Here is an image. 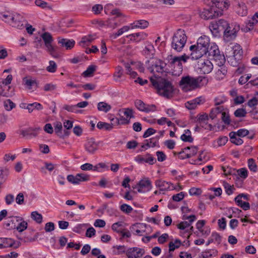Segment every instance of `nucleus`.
Returning <instances> with one entry per match:
<instances>
[{"label": "nucleus", "mask_w": 258, "mask_h": 258, "mask_svg": "<svg viewBox=\"0 0 258 258\" xmlns=\"http://www.w3.org/2000/svg\"><path fill=\"white\" fill-rule=\"evenodd\" d=\"M150 80L159 95L166 98L173 96V87L169 81L156 76L150 77Z\"/></svg>", "instance_id": "nucleus-1"}, {"label": "nucleus", "mask_w": 258, "mask_h": 258, "mask_svg": "<svg viewBox=\"0 0 258 258\" xmlns=\"http://www.w3.org/2000/svg\"><path fill=\"white\" fill-rule=\"evenodd\" d=\"M201 81L200 77L194 78L187 75L182 77L179 85L183 91L187 92L198 88Z\"/></svg>", "instance_id": "nucleus-2"}, {"label": "nucleus", "mask_w": 258, "mask_h": 258, "mask_svg": "<svg viewBox=\"0 0 258 258\" xmlns=\"http://www.w3.org/2000/svg\"><path fill=\"white\" fill-rule=\"evenodd\" d=\"M187 41V37L184 30L178 29L172 37L171 47L177 52H180Z\"/></svg>", "instance_id": "nucleus-3"}, {"label": "nucleus", "mask_w": 258, "mask_h": 258, "mask_svg": "<svg viewBox=\"0 0 258 258\" xmlns=\"http://www.w3.org/2000/svg\"><path fill=\"white\" fill-rule=\"evenodd\" d=\"M207 53H208L209 56L211 57L219 67L224 65L225 62L224 55L220 53L217 45L214 43L211 44Z\"/></svg>", "instance_id": "nucleus-4"}, {"label": "nucleus", "mask_w": 258, "mask_h": 258, "mask_svg": "<svg viewBox=\"0 0 258 258\" xmlns=\"http://www.w3.org/2000/svg\"><path fill=\"white\" fill-rule=\"evenodd\" d=\"M40 36L44 42L46 51L51 55L55 57V53L56 50V47L52 44L54 40L52 35L49 32H45L42 33Z\"/></svg>", "instance_id": "nucleus-5"}, {"label": "nucleus", "mask_w": 258, "mask_h": 258, "mask_svg": "<svg viewBox=\"0 0 258 258\" xmlns=\"http://www.w3.org/2000/svg\"><path fill=\"white\" fill-rule=\"evenodd\" d=\"M228 26V23L224 19L212 22L209 25V29L213 35L217 36L221 32H224L226 28Z\"/></svg>", "instance_id": "nucleus-6"}, {"label": "nucleus", "mask_w": 258, "mask_h": 258, "mask_svg": "<svg viewBox=\"0 0 258 258\" xmlns=\"http://www.w3.org/2000/svg\"><path fill=\"white\" fill-rule=\"evenodd\" d=\"M182 219L183 220H187L188 221L181 222L177 225V228L180 230H185L187 232H192L193 231V227L191 226L192 222L196 220V217L194 215L190 216L183 215Z\"/></svg>", "instance_id": "nucleus-7"}, {"label": "nucleus", "mask_w": 258, "mask_h": 258, "mask_svg": "<svg viewBox=\"0 0 258 258\" xmlns=\"http://www.w3.org/2000/svg\"><path fill=\"white\" fill-rule=\"evenodd\" d=\"M222 15V11L216 6L205 9L201 14V17L205 19H210Z\"/></svg>", "instance_id": "nucleus-8"}, {"label": "nucleus", "mask_w": 258, "mask_h": 258, "mask_svg": "<svg viewBox=\"0 0 258 258\" xmlns=\"http://www.w3.org/2000/svg\"><path fill=\"white\" fill-rule=\"evenodd\" d=\"M170 67L172 68V74L173 76H179L182 72V64L179 61L177 58H174L172 55L168 57Z\"/></svg>", "instance_id": "nucleus-9"}, {"label": "nucleus", "mask_w": 258, "mask_h": 258, "mask_svg": "<svg viewBox=\"0 0 258 258\" xmlns=\"http://www.w3.org/2000/svg\"><path fill=\"white\" fill-rule=\"evenodd\" d=\"M239 30L238 26L235 24L228 23V26L226 28L223 33L224 38L227 41L231 40L235 38L236 33Z\"/></svg>", "instance_id": "nucleus-10"}, {"label": "nucleus", "mask_w": 258, "mask_h": 258, "mask_svg": "<svg viewBox=\"0 0 258 258\" xmlns=\"http://www.w3.org/2000/svg\"><path fill=\"white\" fill-rule=\"evenodd\" d=\"M166 64L160 59H153L151 62V66L148 68V70L152 73H162Z\"/></svg>", "instance_id": "nucleus-11"}, {"label": "nucleus", "mask_w": 258, "mask_h": 258, "mask_svg": "<svg viewBox=\"0 0 258 258\" xmlns=\"http://www.w3.org/2000/svg\"><path fill=\"white\" fill-rule=\"evenodd\" d=\"M135 105L138 110L146 113L154 112L156 110V106L155 105L146 104L141 100H136L135 101Z\"/></svg>", "instance_id": "nucleus-12"}, {"label": "nucleus", "mask_w": 258, "mask_h": 258, "mask_svg": "<svg viewBox=\"0 0 258 258\" xmlns=\"http://www.w3.org/2000/svg\"><path fill=\"white\" fill-rule=\"evenodd\" d=\"M189 49L190 51V57L192 59H198L207 53L196 44L191 45Z\"/></svg>", "instance_id": "nucleus-13"}, {"label": "nucleus", "mask_w": 258, "mask_h": 258, "mask_svg": "<svg viewBox=\"0 0 258 258\" xmlns=\"http://www.w3.org/2000/svg\"><path fill=\"white\" fill-rule=\"evenodd\" d=\"M198 67L201 73L206 74L212 71L213 65L209 60L206 59L198 61Z\"/></svg>", "instance_id": "nucleus-14"}, {"label": "nucleus", "mask_w": 258, "mask_h": 258, "mask_svg": "<svg viewBox=\"0 0 258 258\" xmlns=\"http://www.w3.org/2000/svg\"><path fill=\"white\" fill-rule=\"evenodd\" d=\"M196 44L208 52L210 46V38L206 35H202L198 39Z\"/></svg>", "instance_id": "nucleus-15"}, {"label": "nucleus", "mask_w": 258, "mask_h": 258, "mask_svg": "<svg viewBox=\"0 0 258 258\" xmlns=\"http://www.w3.org/2000/svg\"><path fill=\"white\" fill-rule=\"evenodd\" d=\"M144 253V249L136 247L128 248L126 251L128 258H141Z\"/></svg>", "instance_id": "nucleus-16"}, {"label": "nucleus", "mask_w": 258, "mask_h": 258, "mask_svg": "<svg viewBox=\"0 0 258 258\" xmlns=\"http://www.w3.org/2000/svg\"><path fill=\"white\" fill-rule=\"evenodd\" d=\"M155 185L160 189V190L165 191L168 190L176 189L173 184L170 182H166L162 179H158L155 181Z\"/></svg>", "instance_id": "nucleus-17"}, {"label": "nucleus", "mask_w": 258, "mask_h": 258, "mask_svg": "<svg viewBox=\"0 0 258 258\" xmlns=\"http://www.w3.org/2000/svg\"><path fill=\"white\" fill-rule=\"evenodd\" d=\"M139 192H145L150 190L152 187L151 181L146 178L141 180L138 184Z\"/></svg>", "instance_id": "nucleus-18"}, {"label": "nucleus", "mask_w": 258, "mask_h": 258, "mask_svg": "<svg viewBox=\"0 0 258 258\" xmlns=\"http://www.w3.org/2000/svg\"><path fill=\"white\" fill-rule=\"evenodd\" d=\"M99 143L95 141L93 138L87 140L85 144L86 150L91 154H94L98 149Z\"/></svg>", "instance_id": "nucleus-19"}, {"label": "nucleus", "mask_w": 258, "mask_h": 258, "mask_svg": "<svg viewBox=\"0 0 258 258\" xmlns=\"http://www.w3.org/2000/svg\"><path fill=\"white\" fill-rule=\"evenodd\" d=\"M208 119L209 117L207 114L201 115L198 119V123L200 126L205 130L211 131L213 126L212 124L208 123Z\"/></svg>", "instance_id": "nucleus-20"}, {"label": "nucleus", "mask_w": 258, "mask_h": 258, "mask_svg": "<svg viewBox=\"0 0 258 258\" xmlns=\"http://www.w3.org/2000/svg\"><path fill=\"white\" fill-rule=\"evenodd\" d=\"M21 220V217L13 216L10 217L4 223V227L7 229H14L16 228L17 222Z\"/></svg>", "instance_id": "nucleus-21"}, {"label": "nucleus", "mask_w": 258, "mask_h": 258, "mask_svg": "<svg viewBox=\"0 0 258 258\" xmlns=\"http://www.w3.org/2000/svg\"><path fill=\"white\" fill-rule=\"evenodd\" d=\"M205 101V98L201 96L187 102L185 103V106L188 109H194L198 105L203 104Z\"/></svg>", "instance_id": "nucleus-22"}, {"label": "nucleus", "mask_w": 258, "mask_h": 258, "mask_svg": "<svg viewBox=\"0 0 258 258\" xmlns=\"http://www.w3.org/2000/svg\"><path fill=\"white\" fill-rule=\"evenodd\" d=\"M136 161L139 163H148L150 165H153L156 161L155 158L150 154H147L146 156L141 155L137 156L135 158Z\"/></svg>", "instance_id": "nucleus-23"}, {"label": "nucleus", "mask_w": 258, "mask_h": 258, "mask_svg": "<svg viewBox=\"0 0 258 258\" xmlns=\"http://www.w3.org/2000/svg\"><path fill=\"white\" fill-rule=\"evenodd\" d=\"M14 95V89L13 87L5 85L0 86V95L7 97H11Z\"/></svg>", "instance_id": "nucleus-24"}, {"label": "nucleus", "mask_w": 258, "mask_h": 258, "mask_svg": "<svg viewBox=\"0 0 258 258\" xmlns=\"http://www.w3.org/2000/svg\"><path fill=\"white\" fill-rule=\"evenodd\" d=\"M147 37V34L144 32H138L126 36L131 41L139 42L142 40H144Z\"/></svg>", "instance_id": "nucleus-25"}, {"label": "nucleus", "mask_w": 258, "mask_h": 258, "mask_svg": "<svg viewBox=\"0 0 258 258\" xmlns=\"http://www.w3.org/2000/svg\"><path fill=\"white\" fill-rule=\"evenodd\" d=\"M58 43L67 49H71L74 46L75 41L73 39L59 38Z\"/></svg>", "instance_id": "nucleus-26"}, {"label": "nucleus", "mask_w": 258, "mask_h": 258, "mask_svg": "<svg viewBox=\"0 0 258 258\" xmlns=\"http://www.w3.org/2000/svg\"><path fill=\"white\" fill-rule=\"evenodd\" d=\"M225 109L226 108L223 106H216L211 109L209 114V117L212 119H214L217 117L218 115H220L221 116Z\"/></svg>", "instance_id": "nucleus-27"}, {"label": "nucleus", "mask_w": 258, "mask_h": 258, "mask_svg": "<svg viewBox=\"0 0 258 258\" xmlns=\"http://www.w3.org/2000/svg\"><path fill=\"white\" fill-rule=\"evenodd\" d=\"M232 55L231 56L234 57L237 60H240L242 55V50L239 45L236 44L232 47Z\"/></svg>", "instance_id": "nucleus-28"}, {"label": "nucleus", "mask_w": 258, "mask_h": 258, "mask_svg": "<svg viewBox=\"0 0 258 258\" xmlns=\"http://www.w3.org/2000/svg\"><path fill=\"white\" fill-rule=\"evenodd\" d=\"M148 22L144 20H137L131 24V29H132L136 28L145 29L148 27Z\"/></svg>", "instance_id": "nucleus-29"}, {"label": "nucleus", "mask_w": 258, "mask_h": 258, "mask_svg": "<svg viewBox=\"0 0 258 258\" xmlns=\"http://www.w3.org/2000/svg\"><path fill=\"white\" fill-rule=\"evenodd\" d=\"M258 23V12H256L246 24V31H250Z\"/></svg>", "instance_id": "nucleus-30"}, {"label": "nucleus", "mask_w": 258, "mask_h": 258, "mask_svg": "<svg viewBox=\"0 0 258 258\" xmlns=\"http://www.w3.org/2000/svg\"><path fill=\"white\" fill-rule=\"evenodd\" d=\"M18 16L16 17L13 14L10 12H7L2 15V19L6 22L12 24L13 23L16 22Z\"/></svg>", "instance_id": "nucleus-31"}, {"label": "nucleus", "mask_w": 258, "mask_h": 258, "mask_svg": "<svg viewBox=\"0 0 258 258\" xmlns=\"http://www.w3.org/2000/svg\"><path fill=\"white\" fill-rule=\"evenodd\" d=\"M11 247L17 248L19 247V244H16L15 241L11 238H3V248Z\"/></svg>", "instance_id": "nucleus-32"}, {"label": "nucleus", "mask_w": 258, "mask_h": 258, "mask_svg": "<svg viewBox=\"0 0 258 258\" xmlns=\"http://www.w3.org/2000/svg\"><path fill=\"white\" fill-rule=\"evenodd\" d=\"M235 201L237 205L244 210H247L250 208V205L248 202H242L241 195H238L235 197Z\"/></svg>", "instance_id": "nucleus-33"}, {"label": "nucleus", "mask_w": 258, "mask_h": 258, "mask_svg": "<svg viewBox=\"0 0 258 258\" xmlns=\"http://www.w3.org/2000/svg\"><path fill=\"white\" fill-rule=\"evenodd\" d=\"M158 140L156 138L146 140H145V143L142 146V148L147 149L148 148L154 147L156 146Z\"/></svg>", "instance_id": "nucleus-34"}, {"label": "nucleus", "mask_w": 258, "mask_h": 258, "mask_svg": "<svg viewBox=\"0 0 258 258\" xmlns=\"http://www.w3.org/2000/svg\"><path fill=\"white\" fill-rule=\"evenodd\" d=\"M111 109L110 105L105 102H100L97 104V109L99 111H102L105 113L109 111Z\"/></svg>", "instance_id": "nucleus-35"}, {"label": "nucleus", "mask_w": 258, "mask_h": 258, "mask_svg": "<svg viewBox=\"0 0 258 258\" xmlns=\"http://www.w3.org/2000/svg\"><path fill=\"white\" fill-rule=\"evenodd\" d=\"M229 137L230 138L231 142L236 145H240L243 143V140L241 139L234 132H231L229 133Z\"/></svg>", "instance_id": "nucleus-36"}, {"label": "nucleus", "mask_w": 258, "mask_h": 258, "mask_svg": "<svg viewBox=\"0 0 258 258\" xmlns=\"http://www.w3.org/2000/svg\"><path fill=\"white\" fill-rule=\"evenodd\" d=\"M227 73V70L225 67L223 66H221V68L218 69L216 73L215 78L217 80H222L225 76Z\"/></svg>", "instance_id": "nucleus-37"}, {"label": "nucleus", "mask_w": 258, "mask_h": 258, "mask_svg": "<svg viewBox=\"0 0 258 258\" xmlns=\"http://www.w3.org/2000/svg\"><path fill=\"white\" fill-rule=\"evenodd\" d=\"M26 109L28 110L29 112L31 113L33 111L34 109H36L38 110H42L43 109V107L40 103L34 102L27 104Z\"/></svg>", "instance_id": "nucleus-38"}, {"label": "nucleus", "mask_w": 258, "mask_h": 258, "mask_svg": "<svg viewBox=\"0 0 258 258\" xmlns=\"http://www.w3.org/2000/svg\"><path fill=\"white\" fill-rule=\"evenodd\" d=\"M27 223L26 221H25L23 220V219L21 217V220L19 221V222H17V226L15 229H16L19 232H22L27 229Z\"/></svg>", "instance_id": "nucleus-39"}, {"label": "nucleus", "mask_w": 258, "mask_h": 258, "mask_svg": "<svg viewBox=\"0 0 258 258\" xmlns=\"http://www.w3.org/2000/svg\"><path fill=\"white\" fill-rule=\"evenodd\" d=\"M180 139L184 142H192L193 139L191 136V133L189 130L184 131V134L181 136Z\"/></svg>", "instance_id": "nucleus-40"}, {"label": "nucleus", "mask_w": 258, "mask_h": 258, "mask_svg": "<svg viewBox=\"0 0 258 258\" xmlns=\"http://www.w3.org/2000/svg\"><path fill=\"white\" fill-rule=\"evenodd\" d=\"M97 127L100 130H105L106 131H110L112 129V124L99 121L97 124Z\"/></svg>", "instance_id": "nucleus-41"}, {"label": "nucleus", "mask_w": 258, "mask_h": 258, "mask_svg": "<svg viewBox=\"0 0 258 258\" xmlns=\"http://www.w3.org/2000/svg\"><path fill=\"white\" fill-rule=\"evenodd\" d=\"M130 29H131V25L130 26H124L119 29L116 33L113 34L112 37L115 39L122 35L123 33L128 31Z\"/></svg>", "instance_id": "nucleus-42"}, {"label": "nucleus", "mask_w": 258, "mask_h": 258, "mask_svg": "<svg viewBox=\"0 0 258 258\" xmlns=\"http://www.w3.org/2000/svg\"><path fill=\"white\" fill-rule=\"evenodd\" d=\"M41 131V128L40 127H29V139L37 137Z\"/></svg>", "instance_id": "nucleus-43"}, {"label": "nucleus", "mask_w": 258, "mask_h": 258, "mask_svg": "<svg viewBox=\"0 0 258 258\" xmlns=\"http://www.w3.org/2000/svg\"><path fill=\"white\" fill-rule=\"evenodd\" d=\"M237 13L241 16H246L247 13L246 6L244 4H239L237 8Z\"/></svg>", "instance_id": "nucleus-44"}, {"label": "nucleus", "mask_w": 258, "mask_h": 258, "mask_svg": "<svg viewBox=\"0 0 258 258\" xmlns=\"http://www.w3.org/2000/svg\"><path fill=\"white\" fill-rule=\"evenodd\" d=\"M188 151L187 148H184L182 151L178 153V158L180 159H185L191 157V154Z\"/></svg>", "instance_id": "nucleus-45"}, {"label": "nucleus", "mask_w": 258, "mask_h": 258, "mask_svg": "<svg viewBox=\"0 0 258 258\" xmlns=\"http://www.w3.org/2000/svg\"><path fill=\"white\" fill-rule=\"evenodd\" d=\"M0 172L1 181L4 182L6 181V178L9 174V170L7 168H1Z\"/></svg>", "instance_id": "nucleus-46"}, {"label": "nucleus", "mask_w": 258, "mask_h": 258, "mask_svg": "<svg viewBox=\"0 0 258 258\" xmlns=\"http://www.w3.org/2000/svg\"><path fill=\"white\" fill-rule=\"evenodd\" d=\"M4 106L7 111H11L16 107L15 104L10 99H7L4 102Z\"/></svg>", "instance_id": "nucleus-47"}, {"label": "nucleus", "mask_w": 258, "mask_h": 258, "mask_svg": "<svg viewBox=\"0 0 258 258\" xmlns=\"http://www.w3.org/2000/svg\"><path fill=\"white\" fill-rule=\"evenodd\" d=\"M248 166L250 171L256 172L257 170V166L254 159L250 158L248 160Z\"/></svg>", "instance_id": "nucleus-48"}, {"label": "nucleus", "mask_w": 258, "mask_h": 258, "mask_svg": "<svg viewBox=\"0 0 258 258\" xmlns=\"http://www.w3.org/2000/svg\"><path fill=\"white\" fill-rule=\"evenodd\" d=\"M96 67L95 66L91 65L89 66L87 70L83 72V76L84 77H89L91 76L96 71Z\"/></svg>", "instance_id": "nucleus-49"}, {"label": "nucleus", "mask_w": 258, "mask_h": 258, "mask_svg": "<svg viewBox=\"0 0 258 258\" xmlns=\"http://www.w3.org/2000/svg\"><path fill=\"white\" fill-rule=\"evenodd\" d=\"M62 128V124L60 122H57L54 125V131L55 133L60 137L63 138L64 136L61 133Z\"/></svg>", "instance_id": "nucleus-50"}, {"label": "nucleus", "mask_w": 258, "mask_h": 258, "mask_svg": "<svg viewBox=\"0 0 258 258\" xmlns=\"http://www.w3.org/2000/svg\"><path fill=\"white\" fill-rule=\"evenodd\" d=\"M31 218L38 223L42 222V216L37 212H32L31 214Z\"/></svg>", "instance_id": "nucleus-51"}, {"label": "nucleus", "mask_w": 258, "mask_h": 258, "mask_svg": "<svg viewBox=\"0 0 258 258\" xmlns=\"http://www.w3.org/2000/svg\"><path fill=\"white\" fill-rule=\"evenodd\" d=\"M180 241L177 239L175 240L174 242H170L169 244V251L170 252L174 251L176 248H178L180 246Z\"/></svg>", "instance_id": "nucleus-52"}, {"label": "nucleus", "mask_w": 258, "mask_h": 258, "mask_svg": "<svg viewBox=\"0 0 258 258\" xmlns=\"http://www.w3.org/2000/svg\"><path fill=\"white\" fill-rule=\"evenodd\" d=\"M103 168H106L107 169H108V166L105 163L101 162L96 164L95 166H93L92 170L94 171L102 172V170L101 169Z\"/></svg>", "instance_id": "nucleus-53"}, {"label": "nucleus", "mask_w": 258, "mask_h": 258, "mask_svg": "<svg viewBox=\"0 0 258 258\" xmlns=\"http://www.w3.org/2000/svg\"><path fill=\"white\" fill-rule=\"evenodd\" d=\"M229 5V2L222 1L219 2L216 6L217 8H219V9H221L223 12L224 10H227Z\"/></svg>", "instance_id": "nucleus-54"}, {"label": "nucleus", "mask_w": 258, "mask_h": 258, "mask_svg": "<svg viewBox=\"0 0 258 258\" xmlns=\"http://www.w3.org/2000/svg\"><path fill=\"white\" fill-rule=\"evenodd\" d=\"M229 5V2L222 1L219 2L216 6L217 8H219V9H221L223 12L224 10H227Z\"/></svg>", "instance_id": "nucleus-55"}, {"label": "nucleus", "mask_w": 258, "mask_h": 258, "mask_svg": "<svg viewBox=\"0 0 258 258\" xmlns=\"http://www.w3.org/2000/svg\"><path fill=\"white\" fill-rule=\"evenodd\" d=\"M111 120H115L117 124H127L130 123V119L123 116L120 117L119 118H113Z\"/></svg>", "instance_id": "nucleus-56"}, {"label": "nucleus", "mask_w": 258, "mask_h": 258, "mask_svg": "<svg viewBox=\"0 0 258 258\" xmlns=\"http://www.w3.org/2000/svg\"><path fill=\"white\" fill-rule=\"evenodd\" d=\"M95 38L92 35L85 36L82 38L81 41H80V45L84 46V45L87 44L88 43L91 42Z\"/></svg>", "instance_id": "nucleus-57"}, {"label": "nucleus", "mask_w": 258, "mask_h": 258, "mask_svg": "<svg viewBox=\"0 0 258 258\" xmlns=\"http://www.w3.org/2000/svg\"><path fill=\"white\" fill-rule=\"evenodd\" d=\"M57 68L56 63L53 61L50 60L49 62V66L46 68V70L50 73H54Z\"/></svg>", "instance_id": "nucleus-58"}, {"label": "nucleus", "mask_w": 258, "mask_h": 258, "mask_svg": "<svg viewBox=\"0 0 258 258\" xmlns=\"http://www.w3.org/2000/svg\"><path fill=\"white\" fill-rule=\"evenodd\" d=\"M122 226V222H118L114 223L112 224L111 226V228L112 230L118 233H120L122 231L121 229V227Z\"/></svg>", "instance_id": "nucleus-59"}, {"label": "nucleus", "mask_w": 258, "mask_h": 258, "mask_svg": "<svg viewBox=\"0 0 258 258\" xmlns=\"http://www.w3.org/2000/svg\"><path fill=\"white\" fill-rule=\"evenodd\" d=\"M134 111L132 109L130 108H126L123 109V114L126 117L129 119L131 118H134Z\"/></svg>", "instance_id": "nucleus-60"}, {"label": "nucleus", "mask_w": 258, "mask_h": 258, "mask_svg": "<svg viewBox=\"0 0 258 258\" xmlns=\"http://www.w3.org/2000/svg\"><path fill=\"white\" fill-rule=\"evenodd\" d=\"M226 101V98L224 96H218L214 99L215 105L216 106H221V105Z\"/></svg>", "instance_id": "nucleus-61"}, {"label": "nucleus", "mask_w": 258, "mask_h": 258, "mask_svg": "<svg viewBox=\"0 0 258 258\" xmlns=\"http://www.w3.org/2000/svg\"><path fill=\"white\" fill-rule=\"evenodd\" d=\"M78 177L79 183L82 181H88L90 179V176L85 173H79L77 174Z\"/></svg>", "instance_id": "nucleus-62"}, {"label": "nucleus", "mask_w": 258, "mask_h": 258, "mask_svg": "<svg viewBox=\"0 0 258 258\" xmlns=\"http://www.w3.org/2000/svg\"><path fill=\"white\" fill-rule=\"evenodd\" d=\"M23 83L24 85L26 86V87L30 90L32 89V86L36 83L34 80L32 79H29L27 78L23 79Z\"/></svg>", "instance_id": "nucleus-63"}, {"label": "nucleus", "mask_w": 258, "mask_h": 258, "mask_svg": "<svg viewBox=\"0 0 258 258\" xmlns=\"http://www.w3.org/2000/svg\"><path fill=\"white\" fill-rule=\"evenodd\" d=\"M246 114V111L245 109L239 108L235 110L234 112V115L237 117H242L245 116Z\"/></svg>", "instance_id": "nucleus-64"}]
</instances>
